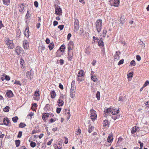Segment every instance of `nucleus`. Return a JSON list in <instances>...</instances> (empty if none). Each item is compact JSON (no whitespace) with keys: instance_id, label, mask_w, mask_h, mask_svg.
Segmentation results:
<instances>
[{"instance_id":"obj_11","label":"nucleus","mask_w":149,"mask_h":149,"mask_svg":"<svg viewBox=\"0 0 149 149\" xmlns=\"http://www.w3.org/2000/svg\"><path fill=\"white\" fill-rule=\"evenodd\" d=\"M23 46L25 49H27L29 47V43L27 40H24L23 41Z\"/></svg>"},{"instance_id":"obj_17","label":"nucleus","mask_w":149,"mask_h":149,"mask_svg":"<svg viewBox=\"0 0 149 149\" xmlns=\"http://www.w3.org/2000/svg\"><path fill=\"white\" fill-rule=\"evenodd\" d=\"M57 102L58 103V105L59 107L63 106L64 104L63 101L60 99H58Z\"/></svg>"},{"instance_id":"obj_44","label":"nucleus","mask_w":149,"mask_h":149,"mask_svg":"<svg viewBox=\"0 0 149 149\" xmlns=\"http://www.w3.org/2000/svg\"><path fill=\"white\" fill-rule=\"evenodd\" d=\"M124 60L123 59L120 60L118 63V65H120L121 64H123L124 62Z\"/></svg>"},{"instance_id":"obj_7","label":"nucleus","mask_w":149,"mask_h":149,"mask_svg":"<svg viewBox=\"0 0 149 149\" xmlns=\"http://www.w3.org/2000/svg\"><path fill=\"white\" fill-rule=\"evenodd\" d=\"M15 51L18 55L19 54L21 53H22L23 52V50H22V48L19 46H17L16 47Z\"/></svg>"},{"instance_id":"obj_25","label":"nucleus","mask_w":149,"mask_h":149,"mask_svg":"<svg viewBox=\"0 0 149 149\" xmlns=\"http://www.w3.org/2000/svg\"><path fill=\"white\" fill-rule=\"evenodd\" d=\"M91 79L94 82H96L97 81V78L95 75L91 76Z\"/></svg>"},{"instance_id":"obj_22","label":"nucleus","mask_w":149,"mask_h":149,"mask_svg":"<svg viewBox=\"0 0 149 149\" xmlns=\"http://www.w3.org/2000/svg\"><path fill=\"white\" fill-rule=\"evenodd\" d=\"M113 139L112 135H110L108 137L107 139V141L109 143L111 142Z\"/></svg>"},{"instance_id":"obj_4","label":"nucleus","mask_w":149,"mask_h":149,"mask_svg":"<svg viewBox=\"0 0 149 149\" xmlns=\"http://www.w3.org/2000/svg\"><path fill=\"white\" fill-rule=\"evenodd\" d=\"M90 112L91 113V118L92 120L94 121L96 118L97 115L95 112V111L93 109H91Z\"/></svg>"},{"instance_id":"obj_33","label":"nucleus","mask_w":149,"mask_h":149,"mask_svg":"<svg viewBox=\"0 0 149 149\" xmlns=\"http://www.w3.org/2000/svg\"><path fill=\"white\" fill-rule=\"evenodd\" d=\"M75 92H73V91H70V97L72 98H73L75 96Z\"/></svg>"},{"instance_id":"obj_61","label":"nucleus","mask_w":149,"mask_h":149,"mask_svg":"<svg viewBox=\"0 0 149 149\" xmlns=\"http://www.w3.org/2000/svg\"><path fill=\"white\" fill-rule=\"evenodd\" d=\"M136 59L138 61H139L141 59V57L139 55L136 56Z\"/></svg>"},{"instance_id":"obj_59","label":"nucleus","mask_w":149,"mask_h":149,"mask_svg":"<svg viewBox=\"0 0 149 149\" xmlns=\"http://www.w3.org/2000/svg\"><path fill=\"white\" fill-rule=\"evenodd\" d=\"M5 79L7 81H9L10 80V77L6 75L5 77Z\"/></svg>"},{"instance_id":"obj_53","label":"nucleus","mask_w":149,"mask_h":149,"mask_svg":"<svg viewBox=\"0 0 149 149\" xmlns=\"http://www.w3.org/2000/svg\"><path fill=\"white\" fill-rule=\"evenodd\" d=\"M34 5L36 7H38V3L37 1H35L34 2Z\"/></svg>"},{"instance_id":"obj_23","label":"nucleus","mask_w":149,"mask_h":149,"mask_svg":"<svg viewBox=\"0 0 149 149\" xmlns=\"http://www.w3.org/2000/svg\"><path fill=\"white\" fill-rule=\"evenodd\" d=\"M49 114L45 113L44 115L42 116V118L43 120L46 119L49 117Z\"/></svg>"},{"instance_id":"obj_55","label":"nucleus","mask_w":149,"mask_h":149,"mask_svg":"<svg viewBox=\"0 0 149 149\" xmlns=\"http://www.w3.org/2000/svg\"><path fill=\"white\" fill-rule=\"evenodd\" d=\"M33 98L34 100H38L39 99L40 97H38L36 96H35L34 95Z\"/></svg>"},{"instance_id":"obj_8","label":"nucleus","mask_w":149,"mask_h":149,"mask_svg":"<svg viewBox=\"0 0 149 149\" xmlns=\"http://www.w3.org/2000/svg\"><path fill=\"white\" fill-rule=\"evenodd\" d=\"M74 43L72 41H70L69 43L68 46V52H70V50L73 49Z\"/></svg>"},{"instance_id":"obj_60","label":"nucleus","mask_w":149,"mask_h":149,"mask_svg":"<svg viewBox=\"0 0 149 149\" xmlns=\"http://www.w3.org/2000/svg\"><path fill=\"white\" fill-rule=\"evenodd\" d=\"M145 104L147 107H149V101L145 102Z\"/></svg>"},{"instance_id":"obj_28","label":"nucleus","mask_w":149,"mask_h":149,"mask_svg":"<svg viewBox=\"0 0 149 149\" xmlns=\"http://www.w3.org/2000/svg\"><path fill=\"white\" fill-rule=\"evenodd\" d=\"M54 44L53 43H51L49 45L48 47H49V49L50 50H51L53 49V48L54 47Z\"/></svg>"},{"instance_id":"obj_48","label":"nucleus","mask_w":149,"mask_h":149,"mask_svg":"<svg viewBox=\"0 0 149 149\" xmlns=\"http://www.w3.org/2000/svg\"><path fill=\"white\" fill-rule=\"evenodd\" d=\"M14 84H16L17 85H19L20 86H21V84L20 82L19 81H15L14 82Z\"/></svg>"},{"instance_id":"obj_64","label":"nucleus","mask_w":149,"mask_h":149,"mask_svg":"<svg viewBox=\"0 0 149 149\" xmlns=\"http://www.w3.org/2000/svg\"><path fill=\"white\" fill-rule=\"evenodd\" d=\"M45 41L46 43L48 44L50 42V40L48 38H47L46 39Z\"/></svg>"},{"instance_id":"obj_34","label":"nucleus","mask_w":149,"mask_h":149,"mask_svg":"<svg viewBox=\"0 0 149 149\" xmlns=\"http://www.w3.org/2000/svg\"><path fill=\"white\" fill-rule=\"evenodd\" d=\"M18 118L17 116H15L12 118V120L13 122L15 123L17 122V120H18Z\"/></svg>"},{"instance_id":"obj_2","label":"nucleus","mask_w":149,"mask_h":149,"mask_svg":"<svg viewBox=\"0 0 149 149\" xmlns=\"http://www.w3.org/2000/svg\"><path fill=\"white\" fill-rule=\"evenodd\" d=\"M95 24L97 31L98 33H100L102 29V19H98L96 22Z\"/></svg>"},{"instance_id":"obj_42","label":"nucleus","mask_w":149,"mask_h":149,"mask_svg":"<svg viewBox=\"0 0 149 149\" xmlns=\"http://www.w3.org/2000/svg\"><path fill=\"white\" fill-rule=\"evenodd\" d=\"M65 49V46L64 45H62L60 48V49L61 51H62V50Z\"/></svg>"},{"instance_id":"obj_49","label":"nucleus","mask_w":149,"mask_h":149,"mask_svg":"<svg viewBox=\"0 0 149 149\" xmlns=\"http://www.w3.org/2000/svg\"><path fill=\"white\" fill-rule=\"evenodd\" d=\"M139 43L140 45L143 46H144V47H145V44L142 41L140 40L139 42Z\"/></svg>"},{"instance_id":"obj_16","label":"nucleus","mask_w":149,"mask_h":149,"mask_svg":"<svg viewBox=\"0 0 149 149\" xmlns=\"http://www.w3.org/2000/svg\"><path fill=\"white\" fill-rule=\"evenodd\" d=\"M7 96L9 97H12L13 95V94L12 91L10 90L8 91L6 93Z\"/></svg>"},{"instance_id":"obj_38","label":"nucleus","mask_w":149,"mask_h":149,"mask_svg":"<svg viewBox=\"0 0 149 149\" xmlns=\"http://www.w3.org/2000/svg\"><path fill=\"white\" fill-rule=\"evenodd\" d=\"M77 81H79V82H81L83 81V80L82 77H78L77 76Z\"/></svg>"},{"instance_id":"obj_12","label":"nucleus","mask_w":149,"mask_h":149,"mask_svg":"<svg viewBox=\"0 0 149 149\" xmlns=\"http://www.w3.org/2000/svg\"><path fill=\"white\" fill-rule=\"evenodd\" d=\"M139 127H137L136 128V126H135L134 127H133L132 128V130L131 131L132 134H134L136 131H139V130H138L137 129H139Z\"/></svg>"},{"instance_id":"obj_47","label":"nucleus","mask_w":149,"mask_h":149,"mask_svg":"<svg viewBox=\"0 0 149 149\" xmlns=\"http://www.w3.org/2000/svg\"><path fill=\"white\" fill-rule=\"evenodd\" d=\"M61 110V108H57L56 109V112L58 113H60V111Z\"/></svg>"},{"instance_id":"obj_63","label":"nucleus","mask_w":149,"mask_h":149,"mask_svg":"<svg viewBox=\"0 0 149 149\" xmlns=\"http://www.w3.org/2000/svg\"><path fill=\"white\" fill-rule=\"evenodd\" d=\"M64 61L62 59H60V64L61 65H62Z\"/></svg>"},{"instance_id":"obj_29","label":"nucleus","mask_w":149,"mask_h":149,"mask_svg":"<svg viewBox=\"0 0 149 149\" xmlns=\"http://www.w3.org/2000/svg\"><path fill=\"white\" fill-rule=\"evenodd\" d=\"M10 107L8 106H6L3 109V111H4L7 112H8L9 110Z\"/></svg>"},{"instance_id":"obj_32","label":"nucleus","mask_w":149,"mask_h":149,"mask_svg":"<svg viewBox=\"0 0 149 149\" xmlns=\"http://www.w3.org/2000/svg\"><path fill=\"white\" fill-rule=\"evenodd\" d=\"M3 3L6 5H8V4L10 2V0H3Z\"/></svg>"},{"instance_id":"obj_56","label":"nucleus","mask_w":149,"mask_h":149,"mask_svg":"<svg viewBox=\"0 0 149 149\" xmlns=\"http://www.w3.org/2000/svg\"><path fill=\"white\" fill-rule=\"evenodd\" d=\"M4 136V134H2V132L0 131V138L2 139Z\"/></svg>"},{"instance_id":"obj_18","label":"nucleus","mask_w":149,"mask_h":149,"mask_svg":"<svg viewBox=\"0 0 149 149\" xmlns=\"http://www.w3.org/2000/svg\"><path fill=\"white\" fill-rule=\"evenodd\" d=\"M29 28L27 27L26 29L24 32V34L25 36L27 37H28L29 36Z\"/></svg>"},{"instance_id":"obj_3","label":"nucleus","mask_w":149,"mask_h":149,"mask_svg":"<svg viewBox=\"0 0 149 149\" xmlns=\"http://www.w3.org/2000/svg\"><path fill=\"white\" fill-rule=\"evenodd\" d=\"M5 42L9 48L13 49L14 47V45L13 43V40H10L8 38H7L5 40Z\"/></svg>"},{"instance_id":"obj_21","label":"nucleus","mask_w":149,"mask_h":149,"mask_svg":"<svg viewBox=\"0 0 149 149\" xmlns=\"http://www.w3.org/2000/svg\"><path fill=\"white\" fill-rule=\"evenodd\" d=\"M125 17L124 16H121L120 19V22L121 24H123L125 22Z\"/></svg>"},{"instance_id":"obj_26","label":"nucleus","mask_w":149,"mask_h":149,"mask_svg":"<svg viewBox=\"0 0 149 149\" xmlns=\"http://www.w3.org/2000/svg\"><path fill=\"white\" fill-rule=\"evenodd\" d=\"M109 123L108 120H104L103 122V125L104 126H109Z\"/></svg>"},{"instance_id":"obj_51","label":"nucleus","mask_w":149,"mask_h":149,"mask_svg":"<svg viewBox=\"0 0 149 149\" xmlns=\"http://www.w3.org/2000/svg\"><path fill=\"white\" fill-rule=\"evenodd\" d=\"M107 31L106 30H104L103 31V37H105L106 35Z\"/></svg>"},{"instance_id":"obj_30","label":"nucleus","mask_w":149,"mask_h":149,"mask_svg":"<svg viewBox=\"0 0 149 149\" xmlns=\"http://www.w3.org/2000/svg\"><path fill=\"white\" fill-rule=\"evenodd\" d=\"M56 94L54 91H52L51 92V97L52 98H54L56 96Z\"/></svg>"},{"instance_id":"obj_10","label":"nucleus","mask_w":149,"mask_h":149,"mask_svg":"<svg viewBox=\"0 0 149 149\" xmlns=\"http://www.w3.org/2000/svg\"><path fill=\"white\" fill-rule=\"evenodd\" d=\"M75 84V81H72L71 83V88L70 90V91H73V92H75V88L74 86Z\"/></svg>"},{"instance_id":"obj_57","label":"nucleus","mask_w":149,"mask_h":149,"mask_svg":"<svg viewBox=\"0 0 149 149\" xmlns=\"http://www.w3.org/2000/svg\"><path fill=\"white\" fill-rule=\"evenodd\" d=\"M31 16V14L29 13V11H27V14L26 15V17H29Z\"/></svg>"},{"instance_id":"obj_13","label":"nucleus","mask_w":149,"mask_h":149,"mask_svg":"<svg viewBox=\"0 0 149 149\" xmlns=\"http://www.w3.org/2000/svg\"><path fill=\"white\" fill-rule=\"evenodd\" d=\"M26 76L29 79H31L32 77V75H31V71H30L27 72L26 73Z\"/></svg>"},{"instance_id":"obj_58","label":"nucleus","mask_w":149,"mask_h":149,"mask_svg":"<svg viewBox=\"0 0 149 149\" xmlns=\"http://www.w3.org/2000/svg\"><path fill=\"white\" fill-rule=\"evenodd\" d=\"M58 22L56 21H54L53 22V25L54 26H56L58 24Z\"/></svg>"},{"instance_id":"obj_20","label":"nucleus","mask_w":149,"mask_h":149,"mask_svg":"<svg viewBox=\"0 0 149 149\" xmlns=\"http://www.w3.org/2000/svg\"><path fill=\"white\" fill-rule=\"evenodd\" d=\"M10 120L7 118H5L4 119L3 122L4 124L6 125H7L9 123Z\"/></svg>"},{"instance_id":"obj_24","label":"nucleus","mask_w":149,"mask_h":149,"mask_svg":"<svg viewBox=\"0 0 149 149\" xmlns=\"http://www.w3.org/2000/svg\"><path fill=\"white\" fill-rule=\"evenodd\" d=\"M98 45L100 46L104 47V45L102 38L100 39L99 41L98 42Z\"/></svg>"},{"instance_id":"obj_54","label":"nucleus","mask_w":149,"mask_h":149,"mask_svg":"<svg viewBox=\"0 0 149 149\" xmlns=\"http://www.w3.org/2000/svg\"><path fill=\"white\" fill-rule=\"evenodd\" d=\"M71 34L70 33H69L68 34V36H67V40H69L70 37L71 36Z\"/></svg>"},{"instance_id":"obj_39","label":"nucleus","mask_w":149,"mask_h":149,"mask_svg":"<svg viewBox=\"0 0 149 149\" xmlns=\"http://www.w3.org/2000/svg\"><path fill=\"white\" fill-rule=\"evenodd\" d=\"M39 92V91H35L34 95H35V96H36L38 97H39L40 95Z\"/></svg>"},{"instance_id":"obj_36","label":"nucleus","mask_w":149,"mask_h":149,"mask_svg":"<svg viewBox=\"0 0 149 149\" xmlns=\"http://www.w3.org/2000/svg\"><path fill=\"white\" fill-rule=\"evenodd\" d=\"M15 142L16 147H18L20 143V141L19 140H16L15 141Z\"/></svg>"},{"instance_id":"obj_46","label":"nucleus","mask_w":149,"mask_h":149,"mask_svg":"<svg viewBox=\"0 0 149 149\" xmlns=\"http://www.w3.org/2000/svg\"><path fill=\"white\" fill-rule=\"evenodd\" d=\"M81 130L80 129H78L77 130V132L76 133V134L77 135H78L79 134H80V133H81Z\"/></svg>"},{"instance_id":"obj_15","label":"nucleus","mask_w":149,"mask_h":149,"mask_svg":"<svg viewBox=\"0 0 149 149\" xmlns=\"http://www.w3.org/2000/svg\"><path fill=\"white\" fill-rule=\"evenodd\" d=\"M84 72L83 70H81L79 72L77 76L78 77H82L84 76Z\"/></svg>"},{"instance_id":"obj_1","label":"nucleus","mask_w":149,"mask_h":149,"mask_svg":"<svg viewBox=\"0 0 149 149\" xmlns=\"http://www.w3.org/2000/svg\"><path fill=\"white\" fill-rule=\"evenodd\" d=\"M119 109L117 110L116 109H113L111 108H108L104 111V116L106 118H108L109 115L110 114L113 115H116L119 113Z\"/></svg>"},{"instance_id":"obj_35","label":"nucleus","mask_w":149,"mask_h":149,"mask_svg":"<svg viewBox=\"0 0 149 149\" xmlns=\"http://www.w3.org/2000/svg\"><path fill=\"white\" fill-rule=\"evenodd\" d=\"M136 65V63L134 60H132L130 63V66H135Z\"/></svg>"},{"instance_id":"obj_6","label":"nucleus","mask_w":149,"mask_h":149,"mask_svg":"<svg viewBox=\"0 0 149 149\" xmlns=\"http://www.w3.org/2000/svg\"><path fill=\"white\" fill-rule=\"evenodd\" d=\"M74 31L75 32L77 31L79 28V21L76 19L74 22Z\"/></svg>"},{"instance_id":"obj_27","label":"nucleus","mask_w":149,"mask_h":149,"mask_svg":"<svg viewBox=\"0 0 149 149\" xmlns=\"http://www.w3.org/2000/svg\"><path fill=\"white\" fill-rule=\"evenodd\" d=\"M68 58L69 60L71 61L72 59V57L73 55V52L72 53V54L70 53V52H68Z\"/></svg>"},{"instance_id":"obj_50","label":"nucleus","mask_w":149,"mask_h":149,"mask_svg":"<svg viewBox=\"0 0 149 149\" xmlns=\"http://www.w3.org/2000/svg\"><path fill=\"white\" fill-rule=\"evenodd\" d=\"M22 135V131H19V132L18 135H17L18 137H21Z\"/></svg>"},{"instance_id":"obj_43","label":"nucleus","mask_w":149,"mask_h":149,"mask_svg":"<svg viewBox=\"0 0 149 149\" xmlns=\"http://www.w3.org/2000/svg\"><path fill=\"white\" fill-rule=\"evenodd\" d=\"M30 145L31 147L34 148L36 146V143L34 142H32L30 143Z\"/></svg>"},{"instance_id":"obj_40","label":"nucleus","mask_w":149,"mask_h":149,"mask_svg":"<svg viewBox=\"0 0 149 149\" xmlns=\"http://www.w3.org/2000/svg\"><path fill=\"white\" fill-rule=\"evenodd\" d=\"M149 84V81H146L145 83L143 85V88H144L145 87L147 86Z\"/></svg>"},{"instance_id":"obj_19","label":"nucleus","mask_w":149,"mask_h":149,"mask_svg":"<svg viewBox=\"0 0 149 149\" xmlns=\"http://www.w3.org/2000/svg\"><path fill=\"white\" fill-rule=\"evenodd\" d=\"M19 10L20 12H22L24 10V6L23 3H22L21 5L19 6Z\"/></svg>"},{"instance_id":"obj_14","label":"nucleus","mask_w":149,"mask_h":149,"mask_svg":"<svg viewBox=\"0 0 149 149\" xmlns=\"http://www.w3.org/2000/svg\"><path fill=\"white\" fill-rule=\"evenodd\" d=\"M120 54V52L119 51L116 52L114 56V59L118 60L120 59L119 55Z\"/></svg>"},{"instance_id":"obj_37","label":"nucleus","mask_w":149,"mask_h":149,"mask_svg":"<svg viewBox=\"0 0 149 149\" xmlns=\"http://www.w3.org/2000/svg\"><path fill=\"white\" fill-rule=\"evenodd\" d=\"M26 126V125L25 124L22 123H21L19 125V127L21 128H23Z\"/></svg>"},{"instance_id":"obj_45","label":"nucleus","mask_w":149,"mask_h":149,"mask_svg":"<svg viewBox=\"0 0 149 149\" xmlns=\"http://www.w3.org/2000/svg\"><path fill=\"white\" fill-rule=\"evenodd\" d=\"M38 49H41L42 50H44L45 49V47L44 45H42V46H40L38 47Z\"/></svg>"},{"instance_id":"obj_9","label":"nucleus","mask_w":149,"mask_h":149,"mask_svg":"<svg viewBox=\"0 0 149 149\" xmlns=\"http://www.w3.org/2000/svg\"><path fill=\"white\" fill-rule=\"evenodd\" d=\"M55 13L57 15H61L62 13L61 9L59 7H57L55 9Z\"/></svg>"},{"instance_id":"obj_62","label":"nucleus","mask_w":149,"mask_h":149,"mask_svg":"<svg viewBox=\"0 0 149 149\" xmlns=\"http://www.w3.org/2000/svg\"><path fill=\"white\" fill-rule=\"evenodd\" d=\"M33 115H34V113H33V112H31L28 115L27 117L30 116L31 117L30 119H31L32 118V116H33Z\"/></svg>"},{"instance_id":"obj_5","label":"nucleus","mask_w":149,"mask_h":149,"mask_svg":"<svg viewBox=\"0 0 149 149\" xmlns=\"http://www.w3.org/2000/svg\"><path fill=\"white\" fill-rule=\"evenodd\" d=\"M110 3L111 6L117 7L120 3V1L119 0H111Z\"/></svg>"},{"instance_id":"obj_52","label":"nucleus","mask_w":149,"mask_h":149,"mask_svg":"<svg viewBox=\"0 0 149 149\" xmlns=\"http://www.w3.org/2000/svg\"><path fill=\"white\" fill-rule=\"evenodd\" d=\"M59 146H58L57 145H55V146L58 149H62V146L60 144V143H58V144Z\"/></svg>"},{"instance_id":"obj_31","label":"nucleus","mask_w":149,"mask_h":149,"mask_svg":"<svg viewBox=\"0 0 149 149\" xmlns=\"http://www.w3.org/2000/svg\"><path fill=\"white\" fill-rule=\"evenodd\" d=\"M96 97L97 98V99L98 100H99L100 99V92L98 91H97L96 95Z\"/></svg>"},{"instance_id":"obj_41","label":"nucleus","mask_w":149,"mask_h":149,"mask_svg":"<svg viewBox=\"0 0 149 149\" xmlns=\"http://www.w3.org/2000/svg\"><path fill=\"white\" fill-rule=\"evenodd\" d=\"M64 26L63 25H61L58 26V28L60 29V31L62 30L64 28Z\"/></svg>"}]
</instances>
